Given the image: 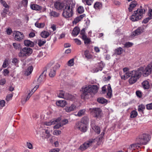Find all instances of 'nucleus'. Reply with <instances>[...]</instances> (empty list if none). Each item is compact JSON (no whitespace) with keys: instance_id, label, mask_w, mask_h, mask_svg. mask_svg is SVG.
Masks as SVG:
<instances>
[{"instance_id":"obj_1","label":"nucleus","mask_w":152,"mask_h":152,"mask_svg":"<svg viewBox=\"0 0 152 152\" xmlns=\"http://www.w3.org/2000/svg\"><path fill=\"white\" fill-rule=\"evenodd\" d=\"M152 72V62L145 68L140 67L137 70L132 71L131 77L129 79V83L132 84L136 83L142 75L144 77H147Z\"/></svg>"},{"instance_id":"obj_2","label":"nucleus","mask_w":152,"mask_h":152,"mask_svg":"<svg viewBox=\"0 0 152 152\" xmlns=\"http://www.w3.org/2000/svg\"><path fill=\"white\" fill-rule=\"evenodd\" d=\"M98 87L97 85H89L83 88L82 95L86 96L87 95H92L96 94L98 91Z\"/></svg>"},{"instance_id":"obj_3","label":"nucleus","mask_w":152,"mask_h":152,"mask_svg":"<svg viewBox=\"0 0 152 152\" xmlns=\"http://www.w3.org/2000/svg\"><path fill=\"white\" fill-rule=\"evenodd\" d=\"M145 10L142 9L141 7L140 8L134 12V13L130 17V19L133 21H135L141 19L143 15L145 13Z\"/></svg>"},{"instance_id":"obj_4","label":"nucleus","mask_w":152,"mask_h":152,"mask_svg":"<svg viewBox=\"0 0 152 152\" xmlns=\"http://www.w3.org/2000/svg\"><path fill=\"white\" fill-rule=\"evenodd\" d=\"M73 6L70 4H66L63 13V15L66 18H70L73 15Z\"/></svg>"},{"instance_id":"obj_5","label":"nucleus","mask_w":152,"mask_h":152,"mask_svg":"<svg viewBox=\"0 0 152 152\" xmlns=\"http://www.w3.org/2000/svg\"><path fill=\"white\" fill-rule=\"evenodd\" d=\"M32 49L28 47H24L21 49L18 55L19 57L22 58H26L30 56L32 53Z\"/></svg>"},{"instance_id":"obj_6","label":"nucleus","mask_w":152,"mask_h":152,"mask_svg":"<svg viewBox=\"0 0 152 152\" xmlns=\"http://www.w3.org/2000/svg\"><path fill=\"white\" fill-rule=\"evenodd\" d=\"M151 137L148 134H143L140 135L137 138V142L140 145H145L150 140Z\"/></svg>"},{"instance_id":"obj_7","label":"nucleus","mask_w":152,"mask_h":152,"mask_svg":"<svg viewBox=\"0 0 152 152\" xmlns=\"http://www.w3.org/2000/svg\"><path fill=\"white\" fill-rule=\"evenodd\" d=\"M95 142V139H90L81 145L80 148L82 151H84L87 149L88 147L92 145V144Z\"/></svg>"},{"instance_id":"obj_8","label":"nucleus","mask_w":152,"mask_h":152,"mask_svg":"<svg viewBox=\"0 0 152 152\" xmlns=\"http://www.w3.org/2000/svg\"><path fill=\"white\" fill-rule=\"evenodd\" d=\"M91 113H93L95 117L99 118L102 115V111L99 108H93L90 109Z\"/></svg>"},{"instance_id":"obj_9","label":"nucleus","mask_w":152,"mask_h":152,"mask_svg":"<svg viewBox=\"0 0 152 152\" xmlns=\"http://www.w3.org/2000/svg\"><path fill=\"white\" fill-rule=\"evenodd\" d=\"M14 39L18 41H20L24 38V36L23 33L17 31H15L13 32Z\"/></svg>"},{"instance_id":"obj_10","label":"nucleus","mask_w":152,"mask_h":152,"mask_svg":"<svg viewBox=\"0 0 152 152\" xmlns=\"http://www.w3.org/2000/svg\"><path fill=\"white\" fill-rule=\"evenodd\" d=\"M75 127L76 129H77L81 132H85L87 130V126L85 124H84L80 122L77 123L75 126Z\"/></svg>"},{"instance_id":"obj_11","label":"nucleus","mask_w":152,"mask_h":152,"mask_svg":"<svg viewBox=\"0 0 152 152\" xmlns=\"http://www.w3.org/2000/svg\"><path fill=\"white\" fill-rule=\"evenodd\" d=\"M144 31V29L142 27H139L136 30L132 32L131 36L133 37L139 35L142 33Z\"/></svg>"},{"instance_id":"obj_12","label":"nucleus","mask_w":152,"mask_h":152,"mask_svg":"<svg viewBox=\"0 0 152 152\" xmlns=\"http://www.w3.org/2000/svg\"><path fill=\"white\" fill-rule=\"evenodd\" d=\"M61 120L60 118H58L57 119H53L49 121H46L44 122V124L47 126H50L56 124L57 123L59 122Z\"/></svg>"},{"instance_id":"obj_13","label":"nucleus","mask_w":152,"mask_h":152,"mask_svg":"<svg viewBox=\"0 0 152 152\" xmlns=\"http://www.w3.org/2000/svg\"><path fill=\"white\" fill-rule=\"evenodd\" d=\"M55 7L57 10H61L64 7V4L59 1H57L54 3Z\"/></svg>"},{"instance_id":"obj_14","label":"nucleus","mask_w":152,"mask_h":152,"mask_svg":"<svg viewBox=\"0 0 152 152\" xmlns=\"http://www.w3.org/2000/svg\"><path fill=\"white\" fill-rule=\"evenodd\" d=\"M76 107V105L75 104H73L69 107H66L64 110L66 112L69 113L72 111L74 110L75 109Z\"/></svg>"},{"instance_id":"obj_15","label":"nucleus","mask_w":152,"mask_h":152,"mask_svg":"<svg viewBox=\"0 0 152 152\" xmlns=\"http://www.w3.org/2000/svg\"><path fill=\"white\" fill-rule=\"evenodd\" d=\"M132 71H130L128 72L123 73V75H121V79L125 80L129 78V77H131Z\"/></svg>"},{"instance_id":"obj_16","label":"nucleus","mask_w":152,"mask_h":152,"mask_svg":"<svg viewBox=\"0 0 152 152\" xmlns=\"http://www.w3.org/2000/svg\"><path fill=\"white\" fill-rule=\"evenodd\" d=\"M107 92L106 97L107 98L110 99L112 96V90L110 85L107 86Z\"/></svg>"},{"instance_id":"obj_17","label":"nucleus","mask_w":152,"mask_h":152,"mask_svg":"<svg viewBox=\"0 0 152 152\" xmlns=\"http://www.w3.org/2000/svg\"><path fill=\"white\" fill-rule=\"evenodd\" d=\"M86 15L83 14L76 17L73 21V24H76L80 21L84 17H85Z\"/></svg>"},{"instance_id":"obj_18","label":"nucleus","mask_w":152,"mask_h":152,"mask_svg":"<svg viewBox=\"0 0 152 152\" xmlns=\"http://www.w3.org/2000/svg\"><path fill=\"white\" fill-rule=\"evenodd\" d=\"M30 7L32 10L36 11H40L42 9L41 6L36 4L31 5Z\"/></svg>"},{"instance_id":"obj_19","label":"nucleus","mask_w":152,"mask_h":152,"mask_svg":"<svg viewBox=\"0 0 152 152\" xmlns=\"http://www.w3.org/2000/svg\"><path fill=\"white\" fill-rule=\"evenodd\" d=\"M56 104L58 106L64 107L67 104L66 101L65 100H59L56 102Z\"/></svg>"},{"instance_id":"obj_20","label":"nucleus","mask_w":152,"mask_h":152,"mask_svg":"<svg viewBox=\"0 0 152 152\" xmlns=\"http://www.w3.org/2000/svg\"><path fill=\"white\" fill-rule=\"evenodd\" d=\"M80 32V29L78 27H76L73 29L72 32V35L74 36H76Z\"/></svg>"},{"instance_id":"obj_21","label":"nucleus","mask_w":152,"mask_h":152,"mask_svg":"<svg viewBox=\"0 0 152 152\" xmlns=\"http://www.w3.org/2000/svg\"><path fill=\"white\" fill-rule=\"evenodd\" d=\"M143 88L145 89H148L150 88L149 82L147 80L143 81L142 83Z\"/></svg>"},{"instance_id":"obj_22","label":"nucleus","mask_w":152,"mask_h":152,"mask_svg":"<svg viewBox=\"0 0 152 152\" xmlns=\"http://www.w3.org/2000/svg\"><path fill=\"white\" fill-rule=\"evenodd\" d=\"M81 38L84 40V43L86 45L89 44L91 42L90 39L88 38L86 35L82 36Z\"/></svg>"},{"instance_id":"obj_23","label":"nucleus","mask_w":152,"mask_h":152,"mask_svg":"<svg viewBox=\"0 0 152 152\" xmlns=\"http://www.w3.org/2000/svg\"><path fill=\"white\" fill-rule=\"evenodd\" d=\"M137 4V3L136 1H133L132 2L129 8V12L132 11L133 9L136 6Z\"/></svg>"},{"instance_id":"obj_24","label":"nucleus","mask_w":152,"mask_h":152,"mask_svg":"<svg viewBox=\"0 0 152 152\" xmlns=\"http://www.w3.org/2000/svg\"><path fill=\"white\" fill-rule=\"evenodd\" d=\"M24 44L26 46L33 47L34 46V43L28 40H26L24 41Z\"/></svg>"},{"instance_id":"obj_25","label":"nucleus","mask_w":152,"mask_h":152,"mask_svg":"<svg viewBox=\"0 0 152 152\" xmlns=\"http://www.w3.org/2000/svg\"><path fill=\"white\" fill-rule=\"evenodd\" d=\"M137 143H133L129 146V148L131 150H135L136 148H137L139 147V145L140 144H139L138 142H137Z\"/></svg>"},{"instance_id":"obj_26","label":"nucleus","mask_w":152,"mask_h":152,"mask_svg":"<svg viewBox=\"0 0 152 152\" xmlns=\"http://www.w3.org/2000/svg\"><path fill=\"white\" fill-rule=\"evenodd\" d=\"M84 55L85 57L87 59H91L93 58V56L88 50H86L84 51Z\"/></svg>"},{"instance_id":"obj_27","label":"nucleus","mask_w":152,"mask_h":152,"mask_svg":"<svg viewBox=\"0 0 152 152\" xmlns=\"http://www.w3.org/2000/svg\"><path fill=\"white\" fill-rule=\"evenodd\" d=\"M123 51V49L121 47H119L115 50V54L116 55H120L122 53Z\"/></svg>"},{"instance_id":"obj_28","label":"nucleus","mask_w":152,"mask_h":152,"mask_svg":"<svg viewBox=\"0 0 152 152\" xmlns=\"http://www.w3.org/2000/svg\"><path fill=\"white\" fill-rule=\"evenodd\" d=\"M89 121V119L88 117L84 116L82 118L80 122L85 124V125L87 126V124L88 123Z\"/></svg>"},{"instance_id":"obj_29","label":"nucleus","mask_w":152,"mask_h":152,"mask_svg":"<svg viewBox=\"0 0 152 152\" xmlns=\"http://www.w3.org/2000/svg\"><path fill=\"white\" fill-rule=\"evenodd\" d=\"M33 70V67L30 66L28 68L25 72V74L26 75L28 76L32 72Z\"/></svg>"},{"instance_id":"obj_30","label":"nucleus","mask_w":152,"mask_h":152,"mask_svg":"<svg viewBox=\"0 0 152 152\" xmlns=\"http://www.w3.org/2000/svg\"><path fill=\"white\" fill-rule=\"evenodd\" d=\"M49 35V33L48 31H42L40 33L41 36L44 38H46L48 37Z\"/></svg>"},{"instance_id":"obj_31","label":"nucleus","mask_w":152,"mask_h":152,"mask_svg":"<svg viewBox=\"0 0 152 152\" xmlns=\"http://www.w3.org/2000/svg\"><path fill=\"white\" fill-rule=\"evenodd\" d=\"M50 16L54 17H57L59 15V14L55 11H51L49 13Z\"/></svg>"},{"instance_id":"obj_32","label":"nucleus","mask_w":152,"mask_h":152,"mask_svg":"<svg viewBox=\"0 0 152 152\" xmlns=\"http://www.w3.org/2000/svg\"><path fill=\"white\" fill-rule=\"evenodd\" d=\"M57 94L58 97L65 99L66 93H65L63 91H60Z\"/></svg>"},{"instance_id":"obj_33","label":"nucleus","mask_w":152,"mask_h":152,"mask_svg":"<svg viewBox=\"0 0 152 152\" xmlns=\"http://www.w3.org/2000/svg\"><path fill=\"white\" fill-rule=\"evenodd\" d=\"M86 112L85 109H82L80 110L77 114H75L76 116L80 117L84 115Z\"/></svg>"},{"instance_id":"obj_34","label":"nucleus","mask_w":152,"mask_h":152,"mask_svg":"<svg viewBox=\"0 0 152 152\" xmlns=\"http://www.w3.org/2000/svg\"><path fill=\"white\" fill-rule=\"evenodd\" d=\"M46 72L44 71L41 74V75L39 77L38 80L37 82L38 83H39L41 82V79H42V78H45L46 77Z\"/></svg>"},{"instance_id":"obj_35","label":"nucleus","mask_w":152,"mask_h":152,"mask_svg":"<svg viewBox=\"0 0 152 152\" xmlns=\"http://www.w3.org/2000/svg\"><path fill=\"white\" fill-rule=\"evenodd\" d=\"M94 0H82V2L85 5H87L90 6L92 5Z\"/></svg>"},{"instance_id":"obj_36","label":"nucleus","mask_w":152,"mask_h":152,"mask_svg":"<svg viewBox=\"0 0 152 152\" xmlns=\"http://www.w3.org/2000/svg\"><path fill=\"white\" fill-rule=\"evenodd\" d=\"M97 100L99 103L101 104L107 103V99L102 97L98 98Z\"/></svg>"},{"instance_id":"obj_37","label":"nucleus","mask_w":152,"mask_h":152,"mask_svg":"<svg viewBox=\"0 0 152 152\" xmlns=\"http://www.w3.org/2000/svg\"><path fill=\"white\" fill-rule=\"evenodd\" d=\"M74 98V97L72 95L68 93H66L64 99L72 100Z\"/></svg>"},{"instance_id":"obj_38","label":"nucleus","mask_w":152,"mask_h":152,"mask_svg":"<svg viewBox=\"0 0 152 152\" xmlns=\"http://www.w3.org/2000/svg\"><path fill=\"white\" fill-rule=\"evenodd\" d=\"M102 7V4L98 2H96L94 5V8L96 9H100Z\"/></svg>"},{"instance_id":"obj_39","label":"nucleus","mask_w":152,"mask_h":152,"mask_svg":"<svg viewBox=\"0 0 152 152\" xmlns=\"http://www.w3.org/2000/svg\"><path fill=\"white\" fill-rule=\"evenodd\" d=\"M56 71L55 69H52L50 71L49 75L50 77H54L56 75Z\"/></svg>"},{"instance_id":"obj_40","label":"nucleus","mask_w":152,"mask_h":152,"mask_svg":"<svg viewBox=\"0 0 152 152\" xmlns=\"http://www.w3.org/2000/svg\"><path fill=\"white\" fill-rule=\"evenodd\" d=\"M94 127L95 129H94L93 128V127H91L92 129H93L97 134H99L100 132V129L99 127L96 125L94 126Z\"/></svg>"},{"instance_id":"obj_41","label":"nucleus","mask_w":152,"mask_h":152,"mask_svg":"<svg viewBox=\"0 0 152 152\" xmlns=\"http://www.w3.org/2000/svg\"><path fill=\"white\" fill-rule=\"evenodd\" d=\"M35 25L36 27L40 28H43L45 24L43 23H39L37 22L35 23Z\"/></svg>"},{"instance_id":"obj_42","label":"nucleus","mask_w":152,"mask_h":152,"mask_svg":"<svg viewBox=\"0 0 152 152\" xmlns=\"http://www.w3.org/2000/svg\"><path fill=\"white\" fill-rule=\"evenodd\" d=\"M9 61L8 59H6L4 60L2 66L4 68L6 67L9 65Z\"/></svg>"},{"instance_id":"obj_43","label":"nucleus","mask_w":152,"mask_h":152,"mask_svg":"<svg viewBox=\"0 0 152 152\" xmlns=\"http://www.w3.org/2000/svg\"><path fill=\"white\" fill-rule=\"evenodd\" d=\"M137 115V113L136 111L133 110L131 113L130 117L131 118H134Z\"/></svg>"},{"instance_id":"obj_44","label":"nucleus","mask_w":152,"mask_h":152,"mask_svg":"<svg viewBox=\"0 0 152 152\" xmlns=\"http://www.w3.org/2000/svg\"><path fill=\"white\" fill-rule=\"evenodd\" d=\"M74 58L70 59L68 62L67 65L68 66H72L74 64Z\"/></svg>"},{"instance_id":"obj_45","label":"nucleus","mask_w":152,"mask_h":152,"mask_svg":"<svg viewBox=\"0 0 152 152\" xmlns=\"http://www.w3.org/2000/svg\"><path fill=\"white\" fill-rule=\"evenodd\" d=\"M61 132L60 130L56 129L53 131V134L55 135L58 136L61 134Z\"/></svg>"},{"instance_id":"obj_46","label":"nucleus","mask_w":152,"mask_h":152,"mask_svg":"<svg viewBox=\"0 0 152 152\" xmlns=\"http://www.w3.org/2000/svg\"><path fill=\"white\" fill-rule=\"evenodd\" d=\"M84 8L82 6H80L77 8V12L80 14L82 13L84 11Z\"/></svg>"},{"instance_id":"obj_47","label":"nucleus","mask_w":152,"mask_h":152,"mask_svg":"<svg viewBox=\"0 0 152 152\" xmlns=\"http://www.w3.org/2000/svg\"><path fill=\"white\" fill-rule=\"evenodd\" d=\"M8 10V8L4 9V10H3V12L1 13L2 16L4 17H5L6 16V15L7 13Z\"/></svg>"},{"instance_id":"obj_48","label":"nucleus","mask_w":152,"mask_h":152,"mask_svg":"<svg viewBox=\"0 0 152 152\" xmlns=\"http://www.w3.org/2000/svg\"><path fill=\"white\" fill-rule=\"evenodd\" d=\"M31 96L30 94H28L25 99L22 100L21 102L22 104H24L29 99Z\"/></svg>"},{"instance_id":"obj_49","label":"nucleus","mask_w":152,"mask_h":152,"mask_svg":"<svg viewBox=\"0 0 152 152\" xmlns=\"http://www.w3.org/2000/svg\"><path fill=\"white\" fill-rule=\"evenodd\" d=\"M46 41L39 40L38 41V45L39 46H41L43 45L45 43Z\"/></svg>"},{"instance_id":"obj_50","label":"nucleus","mask_w":152,"mask_h":152,"mask_svg":"<svg viewBox=\"0 0 152 152\" xmlns=\"http://www.w3.org/2000/svg\"><path fill=\"white\" fill-rule=\"evenodd\" d=\"M145 108V106L143 104L139 106L138 110L140 112H142Z\"/></svg>"},{"instance_id":"obj_51","label":"nucleus","mask_w":152,"mask_h":152,"mask_svg":"<svg viewBox=\"0 0 152 152\" xmlns=\"http://www.w3.org/2000/svg\"><path fill=\"white\" fill-rule=\"evenodd\" d=\"M26 145L27 147L29 149H32L33 148V147L32 144L29 142H26Z\"/></svg>"},{"instance_id":"obj_52","label":"nucleus","mask_w":152,"mask_h":152,"mask_svg":"<svg viewBox=\"0 0 152 152\" xmlns=\"http://www.w3.org/2000/svg\"><path fill=\"white\" fill-rule=\"evenodd\" d=\"M57 123L56 124H57L55 125L53 127L54 129H58L60 128L61 126H62V124L61 123Z\"/></svg>"},{"instance_id":"obj_53","label":"nucleus","mask_w":152,"mask_h":152,"mask_svg":"<svg viewBox=\"0 0 152 152\" xmlns=\"http://www.w3.org/2000/svg\"><path fill=\"white\" fill-rule=\"evenodd\" d=\"M152 19V17H148V18L145 19L143 21V22L144 23H146L148 21Z\"/></svg>"},{"instance_id":"obj_54","label":"nucleus","mask_w":152,"mask_h":152,"mask_svg":"<svg viewBox=\"0 0 152 152\" xmlns=\"http://www.w3.org/2000/svg\"><path fill=\"white\" fill-rule=\"evenodd\" d=\"M13 45L14 48L16 49H18L20 47V45L19 44H17L15 43H14L13 44Z\"/></svg>"},{"instance_id":"obj_55","label":"nucleus","mask_w":152,"mask_h":152,"mask_svg":"<svg viewBox=\"0 0 152 152\" xmlns=\"http://www.w3.org/2000/svg\"><path fill=\"white\" fill-rule=\"evenodd\" d=\"M13 94H11L8 95L6 97V100L7 101H8L10 100L12 97L13 96Z\"/></svg>"},{"instance_id":"obj_56","label":"nucleus","mask_w":152,"mask_h":152,"mask_svg":"<svg viewBox=\"0 0 152 152\" xmlns=\"http://www.w3.org/2000/svg\"><path fill=\"white\" fill-rule=\"evenodd\" d=\"M68 122V121L67 119H65L63 120L60 123L63 126L67 124Z\"/></svg>"},{"instance_id":"obj_57","label":"nucleus","mask_w":152,"mask_h":152,"mask_svg":"<svg viewBox=\"0 0 152 152\" xmlns=\"http://www.w3.org/2000/svg\"><path fill=\"white\" fill-rule=\"evenodd\" d=\"M95 121L94 120H92L91 121V127H93L94 129H95L94 126H95Z\"/></svg>"},{"instance_id":"obj_58","label":"nucleus","mask_w":152,"mask_h":152,"mask_svg":"<svg viewBox=\"0 0 152 152\" xmlns=\"http://www.w3.org/2000/svg\"><path fill=\"white\" fill-rule=\"evenodd\" d=\"M61 66V65L58 64V63H57L54 66L53 68V69H55V70L56 71V70L57 69H58L60 68V67Z\"/></svg>"},{"instance_id":"obj_59","label":"nucleus","mask_w":152,"mask_h":152,"mask_svg":"<svg viewBox=\"0 0 152 152\" xmlns=\"http://www.w3.org/2000/svg\"><path fill=\"white\" fill-rule=\"evenodd\" d=\"M146 107L148 110L152 109V103L147 104Z\"/></svg>"},{"instance_id":"obj_60","label":"nucleus","mask_w":152,"mask_h":152,"mask_svg":"<svg viewBox=\"0 0 152 152\" xmlns=\"http://www.w3.org/2000/svg\"><path fill=\"white\" fill-rule=\"evenodd\" d=\"M75 42L77 45H80L81 44V41L77 39H74Z\"/></svg>"},{"instance_id":"obj_61","label":"nucleus","mask_w":152,"mask_h":152,"mask_svg":"<svg viewBox=\"0 0 152 152\" xmlns=\"http://www.w3.org/2000/svg\"><path fill=\"white\" fill-rule=\"evenodd\" d=\"M132 43L130 42H128L126 43L125 45V47L127 48L129 47L132 46Z\"/></svg>"},{"instance_id":"obj_62","label":"nucleus","mask_w":152,"mask_h":152,"mask_svg":"<svg viewBox=\"0 0 152 152\" xmlns=\"http://www.w3.org/2000/svg\"><path fill=\"white\" fill-rule=\"evenodd\" d=\"M0 106L2 107L5 105V102L4 100H1L0 101Z\"/></svg>"},{"instance_id":"obj_63","label":"nucleus","mask_w":152,"mask_h":152,"mask_svg":"<svg viewBox=\"0 0 152 152\" xmlns=\"http://www.w3.org/2000/svg\"><path fill=\"white\" fill-rule=\"evenodd\" d=\"M9 73V72L7 69H5L4 70L3 74L4 76L7 75Z\"/></svg>"},{"instance_id":"obj_64","label":"nucleus","mask_w":152,"mask_h":152,"mask_svg":"<svg viewBox=\"0 0 152 152\" xmlns=\"http://www.w3.org/2000/svg\"><path fill=\"white\" fill-rule=\"evenodd\" d=\"M60 151V149L58 148L52 149L49 152H58Z\"/></svg>"}]
</instances>
